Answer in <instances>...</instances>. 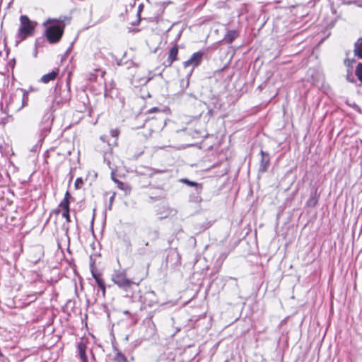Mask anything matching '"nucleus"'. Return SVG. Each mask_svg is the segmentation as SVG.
<instances>
[{
	"mask_svg": "<svg viewBox=\"0 0 362 362\" xmlns=\"http://www.w3.org/2000/svg\"><path fill=\"white\" fill-rule=\"evenodd\" d=\"M52 23L46 28L45 35L49 42L53 44L59 42L62 38L64 33V25L58 21L52 22V20L48 19L47 21L43 23V25Z\"/></svg>",
	"mask_w": 362,
	"mask_h": 362,
	"instance_id": "1",
	"label": "nucleus"
},
{
	"mask_svg": "<svg viewBox=\"0 0 362 362\" xmlns=\"http://www.w3.org/2000/svg\"><path fill=\"white\" fill-rule=\"evenodd\" d=\"M111 279L115 284L125 291H128V289L135 284L133 281L127 278L125 269L115 270L112 274Z\"/></svg>",
	"mask_w": 362,
	"mask_h": 362,
	"instance_id": "2",
	"label": "nucleus"
},
{
	"mask_svg": "<svg viewBox=\"0 0 362 362\" xmlns=\"http://www.w3.org/2000/svg\"><path fill=\"white\" fill-rule=\"evenodd\" d=\"M20 28L18 32V37L21 40H25L27 37L33 35L36 23L31 21L27 16H21Z\"/></svg>",
	"mask_w": 362,
	"mask_h": 362,
	"instance_id": "3",
	"label": "nucleus"
},
{
	"mask_svg": "<svg viewBox=\"0 0 362 362\" xmlns=\"http://www.w3.org/2000/svg\"><path fill=\"white\" fill-rule=\"evenodd\" d=\"M94 264H95L94 262H91V263H90V272H91V274H92V276L95 280V282H96L97 285L98 286V287L101 290L103 296H105V281H104V280H103V279L102 277L101 274L99 273V272H97L95 271V267Z\"/></svg>",
	"mask_w": 362,
	"mask_h": 362,
	"instance_id": "4",
	"label": "nucleus"
},
{
	"mask_svg": "<svg viewBox=\"0 0 362 362\" xmlns=\"http://www.w3.org/2000/svg\"><path fill=\"white\" fill-rule=\"evenodd\" d=\"M144 235L150 240L154 241L159 238V229L158 227L146 226L141 228Z\"/></svg>",
	"mask_w": 362,
	"mask_h": 362,
	"instance_id": "5",
	"label": "nucleus"
},
{
	"mask_svg": "<svg viewBox=\"0 0 362 362\" xmlns=\"http://www.w3.org/2000/svg\"><path fill=\"white\" fill-rule=\"evenodd\" d=\"M203 55L204 52H202L194 53L188 60L184 62V67L192 66V68H194L198 66L202 62Z\"/></svg>",
	"mask_w": 362,
	"mask_h": 362,
	"instance_id": "6",
	"label": "nucleus"
},
{
	"mask_svg": "<svg viewBox=\"0 0 362 362\" xmlns=\"http://www.w3.org/2000/svg\"><path fill=\"white\" fill-rule=\"evenodd\" d=\"M260 154L262 158L260 160L259 172L265 173L268 170L270 163L269 155L268 153L262 150L260 151Z\"/></svg>",
	"mask_w": 362,
	"mask_h": 362,
	"instance_id": "7",
	"label": "nucleus"
},
{
	"mask_svg": "<svg viewBox=\"0 0 362 362\" xmlns=\"http://www.w3.org/2000/svg\"><path fill=\"white\" fill-rule=\"evenodd\" d=\"M177 54H178V47L177 45H175L173 47L170 48L168 59L163 62L165 66H170L173 62L177 59Z\"/></svg>",
	"mask_w": 362,
	"mask_h": 362,
	"instance_id": "8",
	"label": "nucleus"
},
{
	"mask_svg": "<svg viewBox=\"0 0 362 362\" xmlns=\"http://www.w3.org/2000/svg\"><path fill=\"white\" fill-rule=\"evenodd\" d=\"M317 189H313L310 194V197L306 202V204L309 207H314L318 202Z\"/></svg>",
	"mask_w": 362,
	"mask_h": 362,
	"instance_id": "9",
	"label": "nucleus"
},
{
	"mask_svg": "<svg viewBox=\"0 0 362 362\" xmlns=\"http://www.w3.org/2000/svg\"><path fill=\"white\" fill-rule=\"evenodd\" d=\"M78 355L82 362H88V358L86 354V345L83 341H80L77 345Z\"/></svg>",
	"mask_w": 362,
	"mask_h": 362,
	"instance_id": "10",
	"label": "nucleus"
},
{
	"mask_svg": "<svg viewBox=\"0 0 362 362\" xmlns=\"http://www.w3.org/2000/svg\"><path fill=\"white\" fill-rule=\"evenodd\" d=\"M58 74L59 69H54L50 73L43 75L40 78V81L43 83H47L51 81H54L57 78Z\"/></svg>",
	"mask_w": 362,
	"mask_h": 362,
	"instance_id": "11",
	"label": "nucleus"
},
{
	"mask_svg": "<svg viewBox=\"0 0 362 362\" xmlns=\"http://www.w3.org/2000/svg\"><path fill=\"white\" fill-rule=\"evenodd\" d=\"M202 190H198L194 189V192H192L189 194V202L194 203H199L202 201L201 193Z\"/></svg>",
	"mask_w": 362,
	"mask_h": 362,
	"instance_id": "12",
	"label": "nucleus"
},
{
	"mask_svg": "<svg viewBox=\"0 0 362 362\" xmlns=\"http://www.w3.org/2000/svg\"><path fill=\"white\" fill-rule=\"evenodd\" d=\"M180 182L184 183L189 187H194V189H198V190H202L203 186L202 184L198 183L194 181H191L187 178H182L180 180Z\"/></svg>",
	"mask_w": 362,
	"mask_h": 362,
	"instance_id": "13",
	"label": "nucleus"
},
{
	"mask_svg": "<svg viewBox=\"0 0 362 362\" xmlns=\"http://www.w3.org/2000/svg\"><path fill=\"white\" fill-rule=\"evenodd\" d=\"M354 52L355 56L362 59V37L355 42Z\"/></svg>",
	"mask_w": 362,
	"mask_h": 362,
	"instance_id": "14",
	"label": "nucleus"
},
{
	"mask_svg": "<svg viewBox=\"0 0 362 362\" xmlns=\"http://www.w3.org/2000/svg\"><path fill=\"white\" fill-rule=\"evenodd\" d=\"M238 37V33L235 30H230L227 33L225 40L228 43H232L233 40Z\"/></svg>",
	"mask_w": 362,
	"mask_h": 362,
	"instance_id": "15",
	"label": "nucleus"
},
{
	"mask_svg": "<svg viewBox=\"0 0 362 362\" xmlns=\"http://www.w3.org/2000/svg\"><path fill=\"white\" fill-rule=\"evenodd\" d=\"M63 93H64V95L62 96L61 98H58V97L56 95L53 99V102L59 104L61 103H63L64 101L68 100L69 98V92L64 90L63 91Z\"/></svg>",
	"mask_w": 362,
	"mask_h": 362,
	"instance_id": "16",
	"label": "nucleus"
},
{
	"mask_svg": "<svg viewBox=\"0 0 362 362\" xmlns=\"http://www.w3.org/2000/svg\"><path fill=\"white\" fill-rule=\"evenodd\" d=\"M355 75L357 76L358 81H360V84L358 86H361L362 84V63L358 64L356 70Z\"/></svg>",
	"mask_w": 362,
	"mask_h": 362,
	"instance_id": "17",
	"label": "nucleus"
},
{
	"mask_svg": "<svg viewBox=\"0 0 362 362\" xmlns=\"http://www.w3.org/2000/svg\"><path fill=\"white\" fill-rule=\"evenodd\" d=\"M355 76L356 75L353 73L352 69L349 68L347 69V73L346 75V80L351 83H356V80L355 79Z\"/></svg>",
	"mask_w": 362,
	"mask_h": 362,
	"instance_id": "18",
	"label": "nucleus"
},
{
	"mask_svg": "<svg viewBox=\"0 0 362 362\" xmlns=\"http://www.w3.org/2000/svg\"><path fill=\"white\" fill-rule=\"evenodd\" d=\"M115 362H127V360L124 355L120 351L117 352L116 356L115 357Z\"/></svg>",
	"mask_w": 362,
	"mask_h": 362,
	"instance_id": "19",
	"label": "nucleus"
},
{
	"mask_svg": "<svg viewBox=\"0 0 362 362\" xmlns=\"http://www.w3.org/2000/svg\"><path fill=\"white\" fill-rule=\"evenodd\" d=\"M69 200H66V199H64L59 204V206H61L63 210H69Z\"/></svg>",
	"mask_w": 362,
	"mask_h": 362,
	"instance_id": "20",
	"label": "nucleus"
},
{
	"mask_svg": "<svg viewBox=\"0 0 362 362\" xmlns=\"http://www.w3.org/2000/svg\"><path fill=\"white\" fill-rule=\"evenodd\" d=\"M83 183V181L82 178L78 177L76 180L75 183H74L75 188L80 189Z\"/></svg>",
	"mask_w": 362,
	"mask_h": 362,
	"instance_id": "21",
	"label": "nucleus"
},
{
	"mask_svg": "<svg viewBox=\"0 0 362 362\" xmlns=\"http://www.w3.org/2000/svg\"><path fill=\"white\" fill-rule=\"evenodd\" d=\"M62 216L66 218V222L71 221L69 210H64L62 213Z\"/></svg>",
	"mask_w": 362,
	"mask_h": 362,
	"instance_id": "22",
	"label": "nucleus"
},
{
	"mask_svg": "<svg viewBox=\"0 0 362 362\" xmlns=\"http://www.w3.org/2000/svg\"><path fill=\"white\" fill-rule=\"evenodd\" d=\"M117 187L118 188H119L120 189H122V190H127V187H128L127 185H125L124 182L119 181L118 182V184H117Z\"/></svg>",
	"mask_w": 362,
	"mask_h": 362,
	"instance_id": "23",
	"label": "nucleus"
},
{
	"mask_svg": "<svg viewBox=\"0 0 362 362\" xmlns=\"http://www.w3.org/2000/svg\"><path fill=\"white\" fill-rule=\"evenodd\" d=\"M71 198V194L70 193L67 191L65 194V196H64V199H66V200H69V199Z\"/></svg>",
	"mask_w": 362,
	"mask_h": 362,
	"instance_id": "24",
	"label": "nucleus"
},
{
	"mask_svg": "<svg viewBox=\"0 0 362 362\" xmlns=\"http://www.w3.org/2000/svg\"><path fill=\"white\" fill-rule=\"evenodd\" d=\"M111 135L113 136V137H116L117 136V130H111Z\"/></svg>",
	"mask_w": 362,
	"mask_h": 362,
	"instance_id": "25",
	"label": "nucleus"
},
{
	"mask_svg": "<svg viewBox=\"0 0 362 362\" xmlns=\"http://www.w3.org/2000/svg\"><path fill=\"white\" fill-rule=\"evenodd\" d=\"M158 109L157 107H153V108L150 109V110H148V112H149L150 113H151V112H154L158 111Z\"/></svg>",
	"mask_w": 362,
	"mask_h": 362,
	"instance_id": "26",
	"label": "nucleus"
},
{
	"mask_svg": "<svg viewBox=\"0 0 362 362\" xmlns=\"http://www.w3.org/2000/svg\"><path fill=\"white\" fill-rule=\"evenodd\" d=\"M105 161H107V165L109 166L110 169H111V170H113V168L110 165V160H107L106 159V158H105Z\"/></svg>",
	"mask_w": 362,
	"mask_h": 362,
	"instance_id": "27",
	"label": "nucleus"
},
{
	"mask_svg": "<svg viewBox=\"0 0 362 362\" xmlns=\"http://www.w3.org/2000/svg\"><path fill=\"white\" fill-rule=\"evenodd\" d=\"M112 179L117 184H118V182H119V180H118L117 179L115 178L114 177H112Z\"/></svg>",
	"mask_w": 362,
	"mask_h": 362,
	"instance_id": "28",
	"label": "nucleus"
},
{
	"mask_svg": "<svg viewBox=\"0 0 362 362\" xmlns=\"http://www.w3.org/2000/svg\"><path fill=\"white\" fill-rule=\"evenodd\" d=\"M147 295L148 296H152V295H153V292L148 293H147Z\"/></svg>",
	"mask_w": 362,
	"mask_h": 362,
	"instance_id": "29",
	"label": "nucleus"
},
{
	"mask_svg": "<svg viewBox=\"0 0 362 362\" xmlns=\"http://www.w3.org/2000/svg\"><path fill=\"white\" fill-rule=\"evenodd\" d=\"M124 314H129V311H128V310H124Z\"/></svg>",
	"mask_w": 362,
	"mask_h": 362,
	"instance_id": "30",
	"label": "nucleus"
},
{
	"mask_svg": "<svg viewBox=\"0 0 362 362\" xmlns=\"http://www.w3.org/2000/svg\"><path fill=\"white\" fill-rule=\"evenodd\" d=\"M209 114H212V110H209Z\"/></svg>",
	"mask_w": 362,
	"mask_h": 362,
	"instance_id": "31",
	"label": "nucleus"
},
{
	"mask_svg": "<svg viewBox=\"0 0 362 362\" xmlns=\"http://www.w3.org/2000/svg\"><path fill=\"white\" fill-rule=\"evenodd\" d=\"M145 245H146V246H148V242H146V243H145Z\"/></svg>",
	"mask_w": 362,
	"mask_h": 362,
	"instance_id": "32",
	"label": "nucleus"
},
{
	"mask_svg": "<svg viewBox=\"0 0 362 362\" xmlns=\"http://www.w3.org/2000/svg\"><path fill=\"white\" fill-rule=\"evenodd\" d=\"M54 90H55V92L57 93V87H56V88H54Z\"/></svg>",
	"mask_w": 362,
	"mask_h": 362,
	"instance_id": "33",
	"label": "nucleus"
},
{
	"mask_svg": "<svg viewBox=\"0 0 362 362\" xmlns=\"http://www.w3.org/2000/svg\"><path fill=\"white\" fill-rule=\"evenodd\" d=\"M66 233H68V228L67 227L66 228Z\"/></svg>",
	"mask_w": 362,
	"mask_h": 362,
	"instance_id": "34",
	"label": "nucleus"
}]
</instances>
